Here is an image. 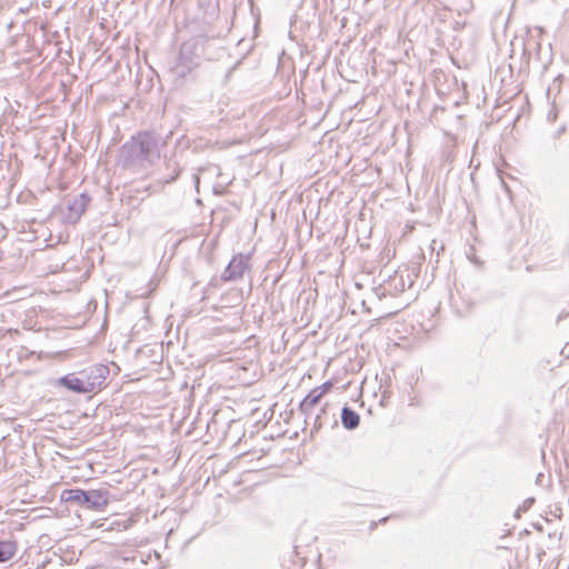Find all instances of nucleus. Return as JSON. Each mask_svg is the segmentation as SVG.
Returning <instances> with one entry per match:
<instances>
[{"label": "nucleus", "mask_w": 569, "mask_h": 569, "mask_svg": "<svg viewBox=\"0 0 569 569\" xmlns=\"http://www.w3.org/2000/svg\"><path fill=\"white\" fill-rule=\"evenodd\" d=\"M107 373L104 366H97L82 371L80 377L67 375L58 380V385L77 393H97L104 387Z\"/></svg>", "instance_id": "nucleus-1"}, {"label": "nucleus", "mask_w": 569, "mask_h": 569, "mask_svg": "<svg viewBox=\"0 0 569 569\" xmlns=\"http://www.w3.org/2000/svg\"><path fill=\"white\" fill-rule=\"evenodd\" d=\"M333 383L331 381H326L321 386L315 387L309 391V393L301 401L302 409H313L320 400L332 389Z\"/></svg>", "instance_id": "nucleus-2"}, {"label": "nucleus", "mask_w": 569, "mask_h": 569, "mask_svg": "<svg viewBox=\"0 0 569 569\" xmlns=\"http://www.w3.org/2000/svg\"><path fill=\"white\" fill-rule=\"evenodd\" d=\"M109 503V492L104 489L86 491V508L102 510Z\"/></svg>", "instance_id": "nucleus-3"}, {"label": "nucleus", "mask_w": 569, "mask_h": 569, "mask_svg": "<svg viewBox=\"0 0 569 569\" xmlns=\"http://www.w3.org/2000/svg\"><path fill=\"white\" fill-rule=\"evenodd\" d=\"M60 500L66 503H73L86 507V491L82 489L63 490Z\"/></svg>", "instance_id": "nucleus-4"}, {"label": "nucleus", "mask_w": 569, "mask_h": 569, "mask_svg": "<svg viewBox=\"0 0 569 569\" xmlns=\"http://www.w3.org/2000/svg\"><path fill=\"white\" fill-rule=\"evenodd\" d=\"M18 551V545L13 540H0V563L10 561Z\"/></svg>", "instance_id": "nucleus-5"}, {"label": "nucleus", "mask_w": 569, "mask_h": 569, "mask_svg": "<svg viewBox=\"0 0 569 569\" xmlns=\"http://www.w3.org/2000/svg\"><path fill=\"white\" fill-rule=\"evenodd\" d=\"M342 425L347 429H353L359 426L360 417L350 408L345 407L341 413Z\"/></svg>", "instance_id": "nucleus-6"}, {"label": "nucleus", "mask_w": 569, "mask_h": 569, "mask_svg": "<svg viewBox=\"0 0 569 569\" xmlns=\"http://www.w3.org/2000/svg\"><path fill=\"white\" fill-rule=\"evenodd\" d=\"M68 220L76 223L84 212V204L81 200H73L69 207Z\"/></svg>", "instance_id": "nucleus-7"}]
</instances>
